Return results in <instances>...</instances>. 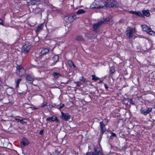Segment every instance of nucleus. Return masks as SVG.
I'll return each instance as SVG.
<instances>
[{"mask_svg": "<svg viewBox=\"0 0 155 155\" xmlns=\"http://www.w3.org/2000/svg\"><path fill=\"white\" fill-rule=\"evenodd\" d=\"M142 12L143 14H142L140 12H136L135 15L144 18V15H145V10H143Z\"/></svg>", "mask_w": 155, "mask_h": 155, "instance_id": "nucleus-14", "label": "nucleus"}, {"mask_svg": "<svg viewBox=\"0 0 155 155\" xmlns=\"http://www.w3.org/2000/svg\"><path fill=\"white\" fill-rule=\"evenodd\" d=\"M68 63L69 64L70 67L71 68H74L76 67L75 65L74 64L73 62L71 60H69L68 61Z\"/></svg>", "mask_w": 155, "mask_h": 155, "instance_id": "nucleus-20", "label": "nucleus"}, {"mask_svg": "<svg viewBox=\"0 0 155 155\" xmlns=\"http://www.w3.org/2000/svg\"><path fill=\"white\" fill-rule=\"evenodd\" d=\"M114 72H115V70L114 69V68H110V73L111 74H112Z\"/></svg>", "mask_w": 155, "mask_h": 155, "instance_id": "nucleus-32", "label": "nucleus"}, {"mask_svg": "<svg viewBox=\"0 0 155 155\" xmlns=\"http://www.w3.org/2000/svg\"><path fill=\"white\" fill-rule=\"evenodd\" d=\"M152 110L151 107L148 108L146 110V113H149L151 112Z\"/></svg>", "mask_w": 155, "mask_h": 155, "instance_id": "nucleus-33", "label": "nucleus"}, {"mask_svg": "<svg viewBox=\"0 0 155 155\" xmlns=\"http://www.w3.org/2000/svg\"><path fill=\"white\" fill-rule=\"evenodd\" d=\"M103 24V21H101L98 23L94 24L93 26V30L95 32H97V29L100 27L101 25Z\"/></svg>", "mask_w": 155, "mask_h": 155, "instance_id": "nucleus-6", "label": "nucleus"}, {"mask_svg": "<svg viewBox=\"0 0 155 155\" xmlns=\"http://www.w3.org/2000/svg\"><path fill=\"white\" fill-rule=\"evenodd\" d=\"M16 68V73L19 76L22 77L25 75V70L21 65H17Z\"/></svg>", "mask_w": 155, "mask_h": 155, "instance_id": "nucleus-2", "label": "nucleus"}, {"mask_svg": "<svg viewBox=\"0 0 155 155\" xmlns=\"http://www.w3.org/2000/svg\"><path fill=\"white\" fill-rule=\"evenodd\" d=\"M75 40L83 42L84 41V39L83 37L80 35H78L76 36Z\"/></svg>", "mask_w": 155, "mask_h": 155, "instance_id": "nucleus-15", "label": "nucleus"}, {"mask_svg": "<svg viewBox=\"0 0 155 155\" xmlns=\"http://www.w3.org/2000/svg\"><path fill=\"white\" fill-rule=\"evenodd\" d=\"M59 58V57L58 55H55L52 58V61H53V62L51 64V65H54L58 61Z\"/></svg>", "mask_w": 155, "mask_h": 155, "instance_id": "nucleus-11", "label": "nucleus"}, {"mask_svg": "<svg viewBox=\"0 0 155 155\" xmlns=\"http://www.w3.org/2000/svg\"><path fill=\"white\" fill-rule=\"evenodd\" d=\"M153 108L155 109V105L153 106Z\"/></svg>", "mask_w": 155, "mask_h": 155, "instance_id": "nucleus-49", "label": "nucleus"}, {"mask_svg": "<svg viewBox=\"0 0 155 155\" xmlns=\"http://www.w3.org/2000/svg\"><path fill=\"white\" fill-rule=\"evenodd\" d=\"M142 28L143 31H145V25H143L141 26Z\"/></svg>", "mask_w": 155, "mask_h": 155, "instance_id": "nucleus-37", "label": "nucleus"}, {"mask_svg": "<svg viewBox=\"0 0 155 155\" xmlns=\"http://www.w3.org/2000/svg\"><path fill=\"white\" fill-rule=\"evenodd\" d=\"M104 83V82H103V81H100L99 82V84H100V83Z\"/></svg>", "mask_w": 155, "mask_h": 155, "instance_id": "nucleus-48", "label": "nucleus"}, {"mask_svg": "<svg viewBox=\"0 0 155 155\" xmlns=\"http://www.w3.org/2000/svg\"><path fill=\"white\" fill-rule=\"evenodd\" d=\"M22 80V79H21L18 78L15 81V83L16 84L15 87L16 88H18L19 87V84Z\"/></svg>", "mask_w": 155, "mask_h": 155, "instance_id": "nucleus-21", "label": "nucleus"}, {"mask_svg": "<svg viewBox=\"0 0 155 155\" xmlns=\"http://www.w3.org/2000/svg\"><path fill=\"white\" fill-rule=\"evenodd\" d=\"M46 121H49L50 122H56L57 123H60L59 120L58 119L57 117L54 115L53 116L51 117H49L46 119Z\"/></svg>", "mask_w": 155, "mask_h": 155, "instance_id": "nucleus-8", "label": "nucleus"}, {"mask_svg": "<svg viewBox=\"0 0 155 155\" xmlns=\"http://www.w3.org/2000/svg\"><path fill=\"white\" fill-rule=\"evenodd\" d=\"M92 80L94 81H96L100 79V78L98 77H96L95 75H92Z\"/></svg>", "mask_w": 155, "mask_h": 155, "instance_id": "nucleus-25", "label": "nucleus"}, {"mask_svg": "<svg viewBox=\"0 0 155 155\" xmlns=\"http://www.w3.org/2000/svg\"><path fill=\"white\" fill-rule=\"evenodd\" d=\"M61 118L62 120H64L65 121H67L69 120L71 116L68 113H64L62 112H61Z\"/></svg>", "mask_w": 155, "mask_h": 155, "instance_id": "nucleus-7", "label": "nucleus"}, {"mask_svg": "<svg viewBox=\"0 0 155 155\" xmlns=\"http://www.w3.org/2000/svg\"><path fill=\"white\" fill-rule=\"evenodd\" d=\"M108 122V120L107 118H105L102 121H101L100 122H102L104 125H107Z\"/></svg>", "mask_w": 155, "mask_h": 155, "instance_id": "nucleus-26", "label": "nucleus"}, {"mask_svg": "<svg viewBox=\"0 0 155 155\" xmlns=\"http://www.w3.org/2000/svg\"><path fill=\"white\" fill-rule=\"evenodd\" d=\"M76 15H69L65 17L64 20L66 22L68 23H71L73 22L74 20L76 19Z\"/></svg>", "mask_w": 155, "mask_h": 155, "instance_id": "nucleus-5", "label": "nucleus"}, {"mask_svg": "<svg viewBox=\"0 0 155 155\" xmlns=\"http://www.w3.org/2000/svg\"><path fill=\"white\" fill-rule=\"evenodd\" d=\"M100 0H95L93 3L92 5L94 6L92 7V8H99V2Z\"/></svg>", "mask_w": 155, "mask_h": 155, "instance_id": "nucleus-13", "label": "nucleus"}, {"mask_svg": "<svg viewBox=\"0 0 155 155\" xmlns=\"http://www.w3.org/2000/svg\"><path fill=\"white\" fill-rule=\"evenodd\" d=\"M21 143H22V146H26L30 143V142L27 139L23 138L21 140Z\"/></svg>", "mask_w": 155, "mask_h": 155, "instance_id": "nucleus-12", "label": "nucleus"}, {"mask_svg": "<svg viewBox=\"0 0 155 155\" xmlns=\"http://www.w3.org/2000/svg\"><path fill=\"white\" fill-rule=\"evenodd\" d=\"M27 120L26 119H23L21 120L20 123L22 124H24L27 123Z\"/></svg>", "mask_w": 155, "mask_h": 155, "instance_id": "nucleus-30", "label": "nucleus"}, {"mask_svg": "<svg viewBox=\"0 0 155 155\" xmlns=\"http://www.w3.org/2000/svg\"><path fill=\"white\" fill-rule=\"evenodd\" d=\"M92 155H104L100 150H97L95 149L93 152Z\"/></svg>", "mask_w": 155, "mask_h": 155, "instance_id": "nucleus-16", "label": "nucleus"}, {"mask_svg": "<svg viewBox=\"0 0 155 155\" xmlns=\"http://www.w3.org/2000/svg\"><path fill=\"white\" fill-rule=\"evenodd\" d=\"M44 26V24H41L40 25H38L36 30V32H38L40 31L43 28Z\"/></svg>", "mask_w": 155, "mask_h": 155, "instance_id": "nucleus-18", "label": "nucleus"}, {"mask_svg": "<svg viewBox=\"0 0 155 155\" xmlns=\"http://www.w3.org/2000/svg\"><path fill=\"white\" fill-rule=\"evenodd\" d=\"M126 100L132 104H134L132 99L131 98H127L126 99Z\"/></svg>", "mask_w": 155, "mask_h": 155, "instance_id": "nucleus-27", "label": "nucleus"}, {"mask_svg": "<svg viewBox=\"0 0 155 155\" xmlns=\"http://www.w3.org/2000/svg\"><path fill=\"white\" fill-rule=\"evenodd\" d=\"M111 135L110 137V138L111 139H112L113 137H116V135L115 133H111Z\"/></svg>", "mask_w": 155, "mask_h": 155, "instance_id": "nucleus-34", "label": "nucleus"}, {"mask_svg": "<svg viewBox=\"0 0 155 155\" xmlns=\"http://www.w3.org/2000/svg\"><path fill=\"white\" fill-rule=\"evenodd\" d=\"M80 80L83 82H87V81L86 80L85 78L83 76H81L80 78Z\"/></svg>", "mask_w": 155, "mask_h": 155, "instance_id": "nucleus-31", "label": "nucleus"}, {"mask_svg": "<svg viewBox=\"0 0 155 155\" xmlns=\"http://www.w3.org/2000/svg\"><path fill=\"white\" fill-rule=\"evenodd\" d=\"M49 51V49L47 48H44L41 52V55L42 56V55L45 54L47 53H48Z\"/></svg>", "mask_w": 155, "mask_h": 155, "instance_id": "nucleus-17", "label": "nucleus"}, {"mask_svg": "<svg viewBox=\"0 0 155 155\" xmlns=\"http://www.w3.org/2000/svg\"><path fill=\"white\" fill-rule=\"evenodd\" d=\"M64 106V104H62L61 105L59 108V109H61Z\"/></svg>", "mask_w": 155, "mask_h": 155, "instance_id": "nucleus-41", "label": "nucleus"}, {"mask_svg": "<svg viewBox=\"0 0 155 155\" xmlns=\"http://www.w3.org/2000/svg\"><path fill=\"white\" fill-rule=\"evenodd\" d=\"M50 155H60V153L58 151H55L52 154L50 153Z\"/></svg>", "mask_w": 155, "mask_h": 155, "instance_id": "nucleus-28", "label": "nucleus"}, {"mask_svg": "<svg viewBox=\"0 0 155 155\" xmlns=\"http://www.w3.org/2000/svg\"><path fill=\"white\" fill-rule=\"evenodd\" d=\"M85 12V11L83 9H80L77 11L76 14L78 15H79L84 13Z\"/></svg>", "mask_w": 155, "mask_h": 155, "instance_id": "nucleus-23", "label": "nucleus"}, {"mask_svg": "<svg viewBox=\"0 0 155 155\" xmlns=\"http://www.w3.org/2000/svg\"><path fill=\"white\" fill-rule=\"evenodd\" d=\"M136 31L135 28H133L131 27L127 28L126 31V36L127 38L129 39L132 38L134 37V34Z\"/></svg>", "mask_w": 155, "mask_h": 155, "instance_id": "nucleus-1", "label": "nucleus"}, {"mask_svg": "<svg viewBox=\"0 0 155 155\" xmlns=\"http://www.w3.org/2000/svg\"><path fill=\"white\" fill-rule=\"evenodd\" d=\"M146 32L150 35L155 36V32L152 31L151 28L146 25Z\"/></svg>", "mask_w": 155, "mask_h": 155, "instance_id": "nucleus-10", "label": "nucleus"}, {"mask_svg": "<svg viewBox=\"0 0 155 155\" xmlns=\"http://www.w3.org/2000/svg\"><path fill=\"white\" fill-rule=\"evenodd\" d=\"M30 108H31L32 110L38 109V108H36L33 107H30Z\"/></svg>", "mask_w": 155, "mask_h": 155, "instance_id": "nucleus-46", "label": "nucleus"}, {"mask_svg": "<svg viewBox=\"0 0 155 155\" xmlns=\"http://www.w3.org/2000/svg\"><path fill=\"white\" fill-rule=\"evenodd\" d=\"M104 87H105V88L106 90H107L108 89V87L107 86V85L106 84H104Z\"/></svg>", "mask_w": 155, "mask_h": 155, "instance_id": "nucleus-43", "label": "nucleus"}, {"mask_svg": "<svg viewBox=\"0 0 155 155\" xmlns=\"http://www.w3.org/2000/svg\"><path fill=\"white\" fill-rule=\"evenodd\" d=\"M26 79L29 81H31L34 80L33 77L30 75H28L26 76Z\"/></svg>", "mask_w": 155, "mask_h": 155, "instance_id": "nucleus-22", "label": "nucleus"}, {"mask_svg": "<svg viewBox=\"0 0 155 155\" xmlns=\"http://www.w3.org/2000/svg\"><path fill=\"white\" fill-rule=\"evenodd\" d=\"M154 9L155 11V8H154Z\"/></svg>", "mask_w": 155, "mask_h": 155, "instance_id": "nucleus-50", "label": "nucleus"}, {"mask_svg": "<svg viewBox=\"0 0 155 155\" xmlns=\"http://www.w3.org/2000/svg\"><path fill=\"white\" fill-rule=\"evenodd\" d=\"M52 75L56 79H57L60 77L61 76V74L60 73L56 72H53Z\"/></svg>", "mask_w": 155, "mask_h": 155, "instance_id": "nucleus-19", "label": "nucleus"}, {"mask_svg": "<svg viewBox=\"0 0 155 155\" xmlns=\"http://www.w3.org/2000/svg\"><path fill=\"white\" fill-rule=\"evenodd\" d=\"M100 127L101 134L102 135L106 131L105 125L102 122H100Z\"/></svg>", "mask_w": 155, "mask_h": 155, "instance_id": "nucleus-9", "label": "nucleus"}, {"mask_svg": "<svg viewBox=\"0 0 155 155\" xmlns=\"http://www.w3.org/2000/svg\"><path fill=\"white\" fill-rule=\"evenodd\" d=\"M150 15L149 10H146V16L149 17Z\"/></svg>", "mask_w": 155, "mask_h": 155, "instance_id": "nucleus-36", "label": "nucleus"}, {"mask_svg": "<svg viewBox=\"0 0 155 155\" xmlns=\"http://www.w3.org/2000/svg\"><path fill=\"white\" fill-rule=\"evenodd\" d=\"M15 120L18 122H21V120H20L18 119V118H16L15 119Z\"/></svg>", "mask_w": 155, "mask_h": 155, "instance_id": "nucleus-47", "label": "nucleus"}, {"mask_svg": "<svg viewBox=\"0 0 155 155\" xmlns=\"http://www.w3.org/2000/svg\"><path fill=\"white\" fill-rule=\"evenodd\" d=\"M3 21L0 18V25H2L3 26H4V25L3 23Z\"/></svg>", "mask_w": 155, "mask_h": 155, "instance_id": "nucleus-42", "label": "nucleus"}, {"mask_svg": "<svg viewBox=\"0 0 155 155\" xmlns=\"http://www.w3.org/2000/svg\"><path fill=\"white\" fill-rule=\"evenodd\" d=\"M31 48L30 43L28 41L26 42L25 44L22 48L21 51L23 52L28 53Z\"/></svg>", "mask_w": 155, "mask_h": 155, "instance_id": "nucleus-3", "label": "nucleus"}, {"mask_svg": "<svg viewBox=\"0 0 155 155\" xmlns=\"http://www.w3.org/2000/svg\"><path fill=\"white\" fill-rule=\"evenodd\" d=\"M140 111L141 114H143L144 115H145V111L144 110L141 109L140 110Z\"/></svg>", "mask_w": 155, "mask_h": 155, "instance_id": "nucleus-39", "label": "nucleus"}, {"mask_svg": "<svg viewBox=\"0 0 155 155\" xmlns=\"http://www.w3.org/2000/svg\"><path fill=\"white\" fill-rule=\"evenodd\" d=\"M7 92L9 94L13 93V89L12 87H10L7 89Z\"/></svg>", "mask_w": 155, "mask_h": 155, "instance_id": "nucleus-24", "label": "nucleus"}, {"mask_svg": "<svg viewBox=\"0 0 155 155\" xmlns=\"http://www.w3.org/2000/svg\"><path fill=\"white\" fill-rule=\"evenodd\" d=\"M75 83L77 85L78 87H80L82 84L81 83L80 81L76 82H75Z\"/></svg>", "mask_w": 155, "mask_h": 155, "instance_id": "nucleus-35", "label": "nucleus"}, {"mask_svg": "<svg viewBox=\"0 0 155 155\" xmlns=\"http://www.w3.org/2000/svg\"><path fill=\"white\" fill-rule=\"evenodd\" d=\"M109 3L108 2H107L105 1H102L101 0H99V6L98 8L101 9L106 7L107 8L108 7H112L113 5H109Z\"/></svg>", "mask_w": 155, "mask_h": 155, "instance_id": "nucleus-4", "label": "nucleus"}, {"mask_svg": "<svg viewBox=\"0 0 155 155\" xmlns=\"http://www.w3.org/2000/svg\"><path fill=\"white\" fill-rule=\"evenodd\" d=\"M103 21V24H104L105 22H108L110 21V18L109 17L106 18H104V20Z\"/></svg>", "mask_w": 155, "mask_h": 155, "instance_id": "nucleus-29", "label": "nucleus"}, {"mask_svg": "<svg viewBox=\"0 0 155 155\" xmlns=\"http://www.w3.org/2000/svg\"><path fill=\"white\" fill-rule=\"evenodd\" d=\"M93 153V152L92 153H91V152L87 153L86 155H92Z\"/></svg>", "mask_w": 155, "mask_h": 155, "instance_id": "nucleus-45", "label": "nucleus"}, {"mask_svg": "<svg viewBox=\"0 0 155 155\" xmlns=\"http://www.w3.org/2000/svg\"><path fill=\"white\" fill-rule=\"evenodd\" d=\"M136 12V11H131L130 12V13H131L132 14H135V15Z\"/></svg>", "mask_w": 155, "mask_h": 155, "instance_id": "nucleus-44", "label": "nucleus"}, {"mask_svg": "<svg viewBox=\"0 0 155 155\" xmlns=\"http://www.w3.org/2000/svg\"><path fill=\"white\" fill-rule=\"evenodd\" d=\"M39 134L41 135H43L44 134V130H41L39 132Z\"/></svg>", "mask_w": 155, "mask_h": 155, "instance_id": "nucleus-40", "label": "nucleus"}, {"mask_svg": "<svg viewBox=\"0 0 155 155\" xmlns=\"http://www.w3.org/2000/svg\"><path fill=\"white\" fill-rule=\"evenodd\" d=\"M47 105V103L46 102L44 104H42L41 106V107H45Z\"/></svg>", "mask_w": 155, "mask_h": 155, "instance_id": "nucleus-38", "label": "nucleus"}]
</instances>
